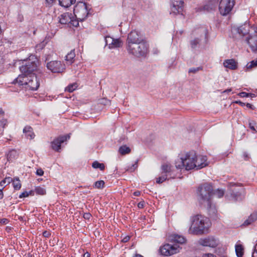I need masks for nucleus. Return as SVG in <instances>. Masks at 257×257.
Instances as JSON below:
<instances>
[{
	"label": "nucleus",
	"instance_id": "f257e3e1",
	"mask_svg": "<svg viewBox=\"0 0 257 257\" xmlns=\"http://www.w3.org/2000/svg\"><path fill=\"white\" fill-rule=\"evenodd\" d=\"M38 63L37 58L33 55L30 56L28 59L24 60L20 67L22 74L14 80L13 83L28 90H37L40 83L34 72L36 70Z\"/></svg>",
	"mask_w": 257,
	"mask_h": 257
},
{
	"label": "nucleus",
	"instance_id": "f03ea898",
	"mask_svg": "<svg viewBox=\"0 0 257 257\" xmlns=\"http://www.w3.org/2000/svg\"><path fill=\"white\" fill-rule=\"evenodd\" d=\"M197 194L200 203L207 208H210L211 199L213 195L212 184L206 182L200 185L197 189Z\"/></svg>",
	"mask_w": 257,
	"mask_h": 257
},
{
	"label": "nucleus",
	"instance_id": "7ed1b4c3",
	"mask_svg": "<svg viewBox=\"0 0 257 257\" xmlns=\"http://www.w3.org/2000/svg\"><path fill=\"white\" fill-rule=\"evenodd\" d=\"M209 219L200 215L192 218V224L190 227V233L194 235H202L207 232L209 227Z\"/></svg>",
	"mask_w": 257,
	"mask_h": 257
},
{
	"label": "nucleus",
	"instance_id": "20e7f679",
	"mask_svg": "<svg viewBox=\"0 0 257 257\" xmlns=\"http://www.w3.org/2000/svg\"><path fill=\"white\" fill-rule=\"evenodd\" d=\"M170 239L173 244L167 243L160 248L162 255L168 256L179 252L180 248L178 244H183L186 241V239L183 236L178 234L172 235Z\"/></svg>",
	"mask_w": 257,
	"mask_h": 257
},
{
	"label": "nucleus",
	"instance_id": "39448f33",
	"mask_svg": "<svg viewBox=\"0 0 257 257\" xmlns=\"http://www.w3.org/2000/svg\"><path fill=\"white\" fill-rule=\"evenodd\" d=\"M126 48L129 54L137 57L145 56L148 51V44L144 40Z\"/></svg>",
	"mask_w": 257,
	"mask_h": 257
},
{
	"label": "nucleus",
	"instance_id": "423d86ee",
	"mask_svg": "<svg viewBox=\"0 0 257 257\" xmlns=\"http://www.w3.org/2000/svg\"><path fill=\"white\" fill-rule=\"evenodd\" d=\"M90 10L86 3L80 2L75 6L73 12L78 20L83 21L90 14Z\"/></svg>",
	"mask_w": 257,
	"mask_h": 257
},
{
	"label": "nucleus",
	"instance_id": "0eeeda50",
	"mask_svg": "<svg viewBox=\"0 0 257 257\" xmlns=\"http://www.w3.org/2000/svg\"><path fill=\"white\" fill-rule=\"evenodd\" d=\"M243 192V188L237 189L236 184H233L231 186L225 197L226 199L232 201H240L244 197Z\"/></svg>",
	"mask_w": 257,
	"mask_h": 257
},
{
	"label": "nucleus",
	"instance_id": "6e6552de",
	"mask_svg": "<svg viewBox=\"0 0 257 257\" xmlns=\"http://www.w3.org/2000/svg\"><path fill=\"white\" fill-rule=\"evenodd\" d=\"M235 5V0H221L219 5V11L223 16H227L232 11Z\"/></svg>",
	"mask_w": 257,
	"mask_h": 257
},
{
	"label": "nucleus",
	"instance_id": "1a4fd4ad",
	"mask_svg": "<svg viewBox=\"0 0 257 257\" xmlns=\"http://www.w3.org/2000/svg\"><path fill=\"white\" fill-rule=\"evenodd\" d=\"M196 158V154L194 151H190L186 153L185 158L182 159V164L185 166L187 170L195 168V164L194 160Z\"/></svg>",
	"mask_w": 257,
	"mask_h": 257
},
{
	"label": "nucleus",
	"instance_id": "9d476101",
	"mask_svg": "<svg viewBox=\"0 0 257 257\" xmlns=\"http://www.w3.org/2000/svg\"><path fill=\"white\" fill-rule=\"evenodd\" d=\"M199 245L215 248L219 244V240L213 236H209L205 238H201L198 241Z\"/></svg>",
	"mask_w": 257,
	"mask_h": 257
},
{
	"label": "nucleus",
	"instance_id": "9b49d317",
	"mask_svg": "<svg viewBox=\"0 0 257 257\" xmlns=\"http://www.w3.org/2000/svg\"><path fill=\"white\" fill-rule=\"evenodd\" d=\"M184 7L183 0H171L170 14L176 16L178 14H182Z\"/></svg>",
	"mask_w": 257,
	"mask_h": 257
},
{
	"label": "nucleus",
	"instance_id": "f8f14e48",
	"mask_svg": "<svg viewBox=\"0 0 257 257\" xmlns=\"http://www.w3.org/2000/svg\"><path fill=\"white\" fill-rule=\"evenodd\" d=\"M47 68L53 73H62L65 70V66L60 61H52L47 64Z\"/></svg>",
	"mask_w": 257,
	"mask_h": 257
},
{
	"label": "nucleus",
	"instance_id": "ddd939ff",
	"mask_svg": "<svg viewBox=\"0 0 257 257\" xmlns=\"http://www.w3.org/2000/svg\"><path fill=\"white\" fill-rule=\"evenodd\" d=\"M144 40V39L141 35V34L136 31H132L128 34L126 39V47H129L135 43L140 42Z\"/></svg>",
	"mask_w": 257,
	"mask_h": 257
},
{
	"label": "nucleus",
	"instance_id": "4468645a",
	"mask_svg": "<svg viewBox=\"0 0 257 257\" xmlns=\"http://www.w3.org/2000/svg\"><path fill=\"white\" fill-rule=\"evenodd\" d=\"M70 135L69 134L60 136L55 139L51 143V147L53 150L58 152L61 149V145L64 142L69 139Z\"/></svg>",
	"mask_w": 257,
	"mask_h": 257
},
{
	"label": "nucleus",
	"instance_id": "2eb2a0df",
	"mask_svg": "<svg viewBox=\"0 0 257 257\" xmlns=\"http://www.w3.org/2000/svg\"><path fill=\"white\" fill-rule=\"evenodd\" d=\"M246 42L249 45L251 51L257 52V31H255L253 35H249L246 38Z\"/></svg>",
	"mask_w": 257,
	"mask_h": 257
},
{
	"label": "nucleus",
	"instance_id": "dca6fc26",
	"mask_svg": "<svg viewBox=\"0 0 257 257\" xmlns=\"http://www.w3.org/2000/svg\"><path fill=\"white\" fill-rule=\"evenodd\" d=\"M195 167L197 170L202 169L208 165L207 159L206 156L199 155L194 160Z\"/></svg>",
	"mask_w": 257,
	"mask_h": 257
},
{
	"label": "nucleus",
	"instance_id": "f3484780",
	"mask_svg": "<svg viewBox=\"0 0 257 257\" xmlns=\"http://www.w3.org/2000/svg\"><path fill=\"white\" fill-rule=\"evenodd\" d=\"M72 14L65 13L62 14L59 18V22L61 24H68L72 21Z\"/></svg>",
	"mask_w": 257,
	"mask_h": 257
},
{
	"label": "nucleus",
	"instance_id": "a211bd4d",
	"mask_svg": "<svg viewBox=\"0 0 257 257\" xmlns=\"http://www.w3.org/2000/svg\"><path fill=\"white\" fill-rule=\"evenodd\" d=\"M250 29V25L248 23H244L240 27L237 28L236 30L237 32L242 36L248 34Z\"/></svg>",
	"mask_w": 257,
	"mask_h": 257
},
{
	"label": "nucleus",
	"instance_id": "6ab92c4d",
	"mask_svg": "<svg viewBox=\"0 0 257 257\" xmlns=\"http://www.w3.org/2000/svg\"><path fill=\"white\" fill-rule=\"evenodd\" d=\"M223 66L231 70H235L237 68V63L234 59L225 60L223 62Z\"/></svg>",
	"mask_w": 257,
	"mask_h": 257
},
{
	"label": "nucleus",
	"instance_id": "aec40b11",
	"mask_svg": "<svg viewBox=\"0 0 257 257\" xmlns=\"http://www.w3.org/2000/svg\"><path fill=\"white\" fill-rule=\"evenodd\" d=\"M23 133L25 137L28 139L32 140L34 138L35 135L33 132V128L30 126H26L23 129Z\"/></svg>",
	"mask_w": 257,
	"mask_h": 257
},
{
	"label": "nucleus",
	"instance_id": "412c9836",
	"mask_svg": "<svg viewBox=\"0 0 257 257\" xmlns=\"http://www.w3.org/2000/svg\"><path fill=\"white\" fill-rule=\"evenodd\" d=\"M257 219V213L253 212L248 217V218L246 219L244 223L242 224V225L244 226H247L252 222H253L254 221H255Z\"/></svg>",
	"mask_w": 257,
	"mask_h": 257
},
{
	"label": "nucleus",
	"instance_id": "4be33fe9",
	"mask_svg": "<svg viewBox=\"0 0 257 257\" xmlns=\"http://www.w3.org/2000/svg\"><path fill=\"white\" fill-rule=\"evenodd\" d=\"M75 57V50H72L65 57V60L71 64L74 62V58Z\"/></svg>",
	"mask_w": 257,
	"mask_h": 257
},
{
	"label": "nucleus",
	"instance_id": "5701e85b",
	"mask_svg": "<svg viewBox=\"0 0 257 257\" xmlns=\"http://www.w3.org/2000/svg\"><path fill=\"white\" fill-rule=\"evenodd\" d=\"M18 157V153L16 150H12L7 154V159L9 161H13Z\"/></svg>",
	"mask_w": 257,
	"mask_h": 257
},
{
	"label": "nucleus",
	"instance_id": "b1692460",
	"mask_svg": "<svg viewBox=\"0 0 257 257\" xmlns=\"http://www.w3.org/2000/svg\"><path fill=\"white\" fill-rule=\"evenodd\" d=\"M75 2L76 0H59V5L64 8H68Z\"/></svg>",
	"mask_w": 257,
	"mask_h": 257
},
{
	"label": "nucleus",
	"instance_id": "393cba45",
	"mask_svg": "<svg viewBox=\"0 0 257 257\" xmlns=\"http://www.w3.org/2000/svg\"><path fill=\"white\" fill-rule=\"evenodd\" d=\"M122 45V42L120 38L115 39L113 38V41L112 43V45L110 46V49H114L119 48Z\"/></svg>",
	"mask_w": 257,
	"mask_h": 257
},
{
	"label": "nucleus",
	"instance_id": "a878e982",
	"mask_svg": "<svg viewBox=\"0 0 257 257\" xmlns=\"http://www.w3.org/2000/svg\"><path fill=\"white\" fill-rule=\"evenodd\" d=\"M131 150L126 145H123L119 147L118 152L121 155H125L131 153Z\"/></svg>",
	"mask_w": 257,
	"mask_h": 257
},
{
	"label": "nucleus",
	"instance_id": "bb28decb",
	"mask_svg": "<svg viewBox=\"0 0 257 257\" xmlns=\"http://www.w3.org/2000/svg\"><path fill=\"white\" fill-rule=\"evenodd\" d=\"M235 252L237 257H242L243 254V248L241 244L235 245Z\"/></svg>",
	"mask_w": 257,
	"mask_h": 257
},
{
	"label": "nucleus",
	"instance_id": "cd10ccee",
	"mask_svg": "<svg viewBox=\"0 0 257 257\" xmlns=\"http://www.w3.org/2000/svg\"><path fill=\"white\" fill-rule=\"evenodd\" d=\"M257 67V59L252 60L246 65V71H249L252 68Z\"/></svg>",
	"mask_w": 257,
	"mask_h": 257
},
{
	"label": "nucleus",
	"instance_id": "c85d7f7f",
	"mask_svg": "<svg viewBox=\"0 0 257 257\" xmlns=\"http://www.w3.org/2000/svg\"><path fill=\"white\" fill-rule=\"evenodd\" d=\"M13 185L15 190H19L21 188V183L18 178L13 180Z\"/></svg>",
	"mask_w": 257,
	"mask_h": 257
},
{
	"label": "nucleus",
	"instance_id": "c756f323",
	"mask_svg": "<svg viewBox=\"0 0 257 257\" xmlns=\"http://www.w3.org/2000/svg\"><path fill=\"white\" fill-rule=\"evenodd\" d=\"M92 167L94 169L99 168L101 171L104 170L105 169V166L103 163H100L96 161L92 163Z\"/></svg>",
	"mask_w": 257,
	"mask_h": 257
},
{
	"label": "nucleus",
	"instance_id": "7c9ffc66",
	"mask_svg": "<svg viewBox=\"0 0 257 257\" xmlns=\"http://www.w3.org/2000/svg\"><path fill=\"white\" fill-rule=\"evenodd\" d=\"M35 192L37 195H44L46 194V190L44 188L41 186L36 187L35 188Z\"/></svg>",
	"mask_w": 257,
	"mask_h": 257
},
{
	"label": "nucleus",
	"instance_id": "2f4dec72",
	"mask_svg": "<svg viewBox=\"0 0 257 257\" xmlns=\"http://www.w3.org/2000/svg\"><path fill=\"white\" fill-rule=\"evenodd\" d=\"M162 170L163 173L171 174L172 171V167L168 164H164L162 166Z\"/></svg>",
	"mask_w": 257,
	"mask_h": 257
},
{
	"label": "nucleus",
	"instance_id": "473e14b6",
	"mask_svg": "<svg viewBox=\"0 0 257 257\" xmlns=\"http://www.w3.org/2000/svg\"><path fill=\"white\" fill-rule=\"evenodd\" d=\"M248 125L250 129L253 132L257 133V123L254 120H249Z\"/></svg>",
	"mask_w": 257,
	"mask_h": 257
},
{
	"label": "nucleus",
	"instance_id": "72a5a7b5",
	"mask_svg": "<svg viewBox=\"0 0 257 257\" xmlns=\"http://www.w3.org/2000/svg\"><path fill=\"white\" fill-rule=\"evenodd\" d=\"M8 123V120L7 119H3L0 120V134H2L4 132V130L7 126Z\"/></svg>",
	"mask_w": 257,
	"mask_h": 257
},
{
	"label": "nucleus",
	"instance_id": "f704fd0d",
	"mask_svg": "<svg viewBox=\"0 0 257 257\" xmlns=\"http://www.w3.org/2000/svg\"><path fill=\"white\" fill-rule=\"evenodd\" d=\"M213 195H216L218 198H220L224 195V190L218 189L214 191L213 190Z\"/></svg>",
	"mask_w": 257,
	"mask_h": 257
},
{
	"label": "nucleus",
	"instance_id": "c9c22d12",
	"mask_svg": "<svg viewBox=\"0 0 257 257\" xmlns=\"http://www.w3.org/2000/svg\"><path fill=\"white\" fill-rule=\"evenodd\" d=\"M77 87V85L76 83H74L73 84H69L66 88L65 90L69 92H73L75 90Z\"/></svg>",
	"mask_w": 257,
	"mask_h": 257
},
{
	"label": "nucleus",
	"instance_id": "e433bc0d",
	"mask_svg": "<svg viewBox=\"0 0 257 257\" xmlns=\"http://www.w3.org/2000/svg\"><path fill=\"white\" fill-rule=\"evenodd\" d=\"M12 181L13 179L11 177H6L0 182V185L3 186L8 185Z\"/></svg>",
	"mask_w": 257,
	"mask_h": 257
},
{
	"label": "nucleus",
	"instance_id": "4c0bfd02",
	"mask_svg": "<svg viewBox=\"0 0 257 257\" xmlns=\"http://www.w3.org/2000/svg\"><path fill=\"white\" fill-rule=\"evenodd\" d=\"M104 182L103 180L97 181L95 182L94 184V187L101 189L104 187Z\"/></svg>",
	"mask_w": 257,
	"mask_h": 257
},
{
	"label": "nucleus",
	"instance_id": "58836bf2",
	"mask_svg": "<svg viewBox=\"0 0 257 257\" xmlns=\"http://www.w3.org/2000/svg\"><path fill=\"white\" fill-rule=\"evenodd\" d=\"M200 40L199 38H195L194 40L191 41L190 45L192 48L194 49L197 47L198 44H199Z\"/></svg>",
	"mask_w": 257,
	"mask_h": 257
},
{
	"label": "nucleus",
	"instance_id": "ea45409f",
	"mask_svg": "<svg viewBox=\"0 0 257 257\" xmlns=\"http://www.w3.org/2000/svg\"><path fill=\"white\" fill-rule=\"evenodd\" d=\"M105 41L106 45L108 46V48L110 49V46L112 45V43L113 41V38L107 36L105 37Z\"/></svg>",
	"mask_w": 257,
	"mask_h": 257
},
{
	"label": "nucleus",
	"instance_id": "a19ab883",
	"mask_svg": "<svg viewBox=\"0 0 257 257\" xmlns=\"http://www.w3.org/2000/svg\"><path fill=\"white\" fill-rule=\"evenodd\" d=\"M162 177H163L165 179V180H169L170 178H172L171 177V174H168V173H163V172H162L161 175Z\"/></svg>",
	"mask_w": 257,
	"mask_h": 257
},
{
	"label": "nucleus",
	"instance_id": "79ce46f5",
	"mask_svg": "<svg viewBox=\"0 0 257 257\" xmlns=\"http://www.w3.org/2000/svg\"><path fill=\"white\" fill-rule=\"evenodd\" d=\"M182 159H183V158H180V161L178 163L176 162V167L177 169H181L182 167H185V166L184 165H182Z\"/></svg>",
	"mask_w": 257,
	"mask_h": 257
},
{
	"label": "nucleus",
	"instance_id": "37998d69",
	"mask_svg": "<svg viewBox=\"0 0 257 257\" xmlns=\"http://www.w3.org/2000/svg\"><path fill=\"white\" fill-rule=\"evenodd\" d=\"M200 69H201V68L200 67L191 68L189 70L188 72L189 73H196L197 72H198Z\"/></svg>",
	"mask_w": 257,
	"mask_h": 257
},
{
	"label": "nucleus",
	"instance_id": "c03bdc74",
	"mask_svg": "<svg viewBox=\"0 0 257 257\" xmlns=\"http://www.w3.org/2000/svg\"><path fill=\"white\" fill-rule=\"evenodd\" d=\"M165 181V179L163 177H162V176H161L159 178H157L156 182L158 184H160V183H163Z\"/></svg>",
	"mask_w": 257,
	"mask_h": 257
},
{
	"label": "nucleus",
	"instance_id": "a18cd8bd",
	"mask_svg": "<svg viewBox=\"0 0 257 257\" xmlns=\"http://www.w3.org/2000/svg\"><path fill=\"white\" fill-rule=\"evenodd\" d=\"M252 257H257V242L254 247V250L252 253Z\"/></svg>",
	"mask_w": 257,
	"mask_h": 257
},
{
	"label": "nucleus",
	"instance_id": "49530a36",
	"mask_svg": "<svg viewBox=\"0 0 257 257\" xmlns=\"http://www.w3.org/2000/svg\"><path fill=\"white\" fill-rule=\"evenodd\" d=\"M36 174L38 175V176H43V174H44V171H43V170L41 168L40 169H38L37 170V171H36Z\"/></svg>",
	"mask_w": 257,
	"mask_h": 257
},
{
	"label": "nucleus",
	"instance_id": "de8ad7c7",
	"mask_svg": "<svg viewBox=\"0 0 257 257\" xmlns=\"http://www.w3.org/2000/svg\"><path fill=\"white\" fill-rule=\"evenodd\" d=\"M239 96L241 97H247L249 96V93H247L245 92H242L239 93Z\"/></svg>",
	"mask_w": 257,
	"mask_h": 257
},
{
	"label": "nucleus",
	"instance_id": "09e8293b",
	"mask_svg": "<svg viewBox=\"0 0 257 257\" xmlns=\"http://www.w3.org/2000/svg\"><path fill=\"white\" fill-rule=\"evenodd\" d=\"M145 202L144 201H141L138 204V207L139 208H143L145 206Z\"/></svg>",
	"mask_w": 257,
	"mask_h": 257
},
{
	"label": "nucleus",
	"instance_id": "8fccbe9b",
	"mask_svg": "<svg viewBox=\"0 0 257 257\" xmlns=\"http://www.w3.org/2000/svg\"><path fill=\"white\" fill-rule=\"evenodd\" d=\"M28 197V192L27 191H25V192L22 193L19 195V198H23V197Z\"/></svg>",
	"mask_w": 257,
	"mask_h": 257
},
{
	"label": "nucleus",
	"instance_id": "3c124183",
	"mask_svg": "<svg viewBox=\"0 0 257 257\" xmlns=\"http://www.w3.org/2000/svg\"><path fill=\"white\" fill-rule=\"evenodd\" d=\"M79 20H77V21H73L72 19L71 22H70L69 24L72 25L73 26L77 27L78 25V21Z\"/></svg>",
	"mask_w": 257,
	"mask_h": 257
},
{
	"label": "nucleus",
	"instance_id": "603ef678",
	"mask_svg": "<svg viewBox=\"0 0 257 257\" xmlns=\"http://www.w3.org/2000/svg\"><path fill=\"white\" fill-rule=\"evenodd\" d=\"M91 215L89 213H85L83 214V217L85 219H89L91 217Z\"/></svg>",
	"mask_w": 257,
	"mask_h": 257
},
{
	"label": "nucleus",
	"instance_id": "864d4df0",
	"mask_svg": "<svg viewBox=\"0 0 257 257\" xmlns=\"http://www.w3.org/2000/svg\"><path fill=\"white\" fill-rule=\"evenodd\" d=\"M202 257H216V256L212 253H207L203 254V255H202Z\"/></svg>",
	"mask_w": 257,
	"mask_h": 257
},
{
	"label": "nucleus",
	"instance_id": "5fc2aeb1",
	"mask_svg": "<svg viewBox=\"0 0 257 257\" xmlns=\"http://www.w3.org/2000/svg\"><path fill=\"white\" fill-rule=\"evenodd\" d=\"M43 235L45 237H49L50 236L51 234L49 232L47 231H45L43 232Z\"/></svg>",
	"mask_w": 257,
	"mask_h": 257
},
{
	"label": "nucleus",
	"instance_id": "6e6d98bb",
	"mask_svg": "<svg viewBox=\"0 0 257 257\" xmlns=\"http://www.w3.org/2000/svg\"><path fill=\"white\" fill-rule=\"evenodd\" d=\"M23 20V16L22 14H19L18 15V21L19 22H22Z\"/></svg>",
	"mask_w": 257,
	"mask_h": 257
},
{
	"label": "nucleus",
	"instance_id": "4d7b16f0",
	"mask_svg": "<svg viewBox=\"0 0 257 257\" xmlns=\"http://www.w3.org/2000/svg\"><path fill=\"white\" fill-rule=\"evenodd\" d=\"M235 103L239 104L241 106H244L245 105V103L242 102L240 101V100L235 101Z\"/></svg>",
	"mask_w": 257,
	"mask_h": 257
},
{
	"label": "nucleus",
	"instance_id": "13d9d810",
	"mask_svg": "<svg viewBox=\"0 0 257 257\" xmlns=\"http://www.w3.org/2000/svg\"><path fill=\"white\" fill-rule=\"evenodd\" d=\"M130 238V237L128 236H127L126 237H125L123 239H122V241L124 242H127V241L129 240Z\"/></svg>",
	"mask_w": 257,
	"mask_h": 257
},
{
	"label": "nucleus",
	"instance_id": "bf43d9fd",
	"mask_svg": "<svg viewBox=\"0 0 257 257\" xmlns=\"http://www.w3.org/2000/svg\"><path fill=\"white\" fill-rule=\"evenodd\" d=\"M35 190H31L29 192H28V196L29 195H32L33 196L34 195Z\"/></svg>",
	"mask_w": 257,
	"mask_h": 257
},
{
	"label": "nucleus",
	"instance_id": "052dcab7",
	"mask_svg": "<svg viewBox=\"0 0 257 257\" xmlns=\"http://www.w3.org/2000/svg\"><path fill=\"white\" fill-rule=\"evenodd\" d=\"M140 194H141V192L139 191H135L134 192V195H135L136 196H139L140 195Z\"/></svg>",
	"mask_w": 257,
	"mask_h": 257
},
{
	"label": "nucleus",
	"instance_id": "680f3d73",
	"mask_svg": "<svg viewBox=\"0 0 257 257\" xmlns=\"http://www.w3.org/2000/svg\"><path fill=\"white\" fill-rule=\"evenodd\" d=\"M3 189H0V199H2L4 197V194L2 191Z\"/></svg>",
	"mask_w": 257,
	"mask_h": 257
},
{
	"label": "nucleus",
	"instance_id": "e2e57ef3",
	"mask_svg": "<svg viewBox=\"0 0 257 257\" xmlns=\"http://www.w3.org/2000/svg\"><path fill=\"white\" fill-rule=\"evenodd\" d=\"M246 106H247V107L249 108H250V109H253L252 108V105L250 104V103H247L246 104Z\"/></svg>",
	"mask_w": 257,
	"mask_h": 257
},
{
	"label": "nucleus",
	"instance_id": "0e129e2a",
	"mask_svg": "<svg viewBox=\"0 0 257 257\" xmlns=\"http://www.w3.org/2000/svg\"><path fill=\"white\" fill-rule=\"evenodd\" d=\"M90 254L88 252H86L83 254V257H90Z\"/></svg>",
	"mask_w": 257,
	"mask_h": 257
},
{
	"label": "nucleus",
	"instance_id": "69168bd1",
	"mask_svg": "<svg viewBox=\"0 0 257 257\" xmlns=\"http://www.w3.org/2000/svg\"><path fill=\"white\" fill-rule=\"evenodd\" d=\"M243 157H244V159L245 160H246L248 158V154L246 153H244Z\"/></svg>",
	"mask_w": 257,
	"mask_h": 257
},
{
	"label": "nucleus",
	"instance_id": "338daca9",
	"mask_svg": "<svg viewBox=\"0 0 257 257\" xmlns=\"http://www.w3.org/2000/svg\"><path fill=\"white\" fill-rule=\"evenodd\" d=\"M138 167L137 165V162H136V163L132 165V167H133V170H135V168H136Z\"/></svg>",
	"mask_w": 257,
	"mask_h": 257
},
{
	"label": "nucleus",
	"instance_id": "774afa93",
	"mask_svg": "<svg viewBox=\"0 0 257 257\" xmlns=\"http://www.w3.org/2000/svg\"><path fill=\"white\" fill-rule=\"evenodd\" d=\"M46 2L49 4H51L53 3V2L54 1V0H46Z\"/></svg>",
	"mask_w": 257,
	"mask_h": 257
}]
</instances>
